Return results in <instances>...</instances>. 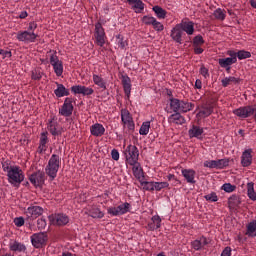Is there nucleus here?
I'll return each mask as SVG.
<instances>
[{
  "instance_id": "f257e3e1",
  "label": "nucleus",
  "mask_w": 256,
  "mask_h": 256,
  "mask_svg": "<svg viewBox=\"0 0 256 256\" xmlns=\"http://www.w3.org/2000/svg\"><path fill=\"white\" fill-rule=\"evenodd\" d=\"M60 167L61 157L57 154H52L45 168V173L49 176L50 181L55 180L57 173H59Z\"/></svg>"
},
{
  "instance_id": "f03ea898",
  "label": "nucleus",
  "mask_w": 256,
  "mask_h": 256,
  "mask_svg": "<svg viewBox=\"0 0 256 256\" xmlns=\"http://www.w3.org/2000/svg\"><path fill=\"white\" fill-rule=\"evenodd\" d=\"M169 107L173 113H188L193 109L194 105L191 102L170 97Z\"/></svg>"
},
{
  "instance_id": "7ed1b4c3",
  "label": "nucleus",
  "mask_w": 256,
  "mask_h": 256,
  "mask_svg": "<svg viewBox=\"0 0 256 256\" xmlns=\"http://www.w3.org/2000/svg\"><path fill=\"white\" fill-rule=\"evenodd\" d=\"M6 175L8 177V182L10 185H13V187H19L21 183L25 181V174L19 166H14V169H12Z\"/></svg>"
},
{
  "instance_id": "20e7f679",
  "label": "nucleus",
  "mask_w": 256,
  "mask_h": 256,
  "mask_svg": "<svg viewBox=\"0 0 256 256\" xmlns=\"http://www.w3.org/2000/svg\"><path fill=\"white\" fill-rule=\"evenodd\" d=\"M132 206L129 202L121 203L116 207H109L107 209L108 215L112 217H121V215H126V213H130Z\"/></svg>"
},
{
  "instance_id": "39448f33",
  "label": "nucleus",
  "mask_w": 256,
  "mask_h": 256,
  "mask_svg": "<svg viewBox=\"0 0 256 256\" xmlns=\"http://www.w3.org/2000/svg\"><path fill=\"white\" fill-rule=\"evenodd\" d=\"M30 241L35 249H43V247L47 245V241H49V236L47 235V232L34 233L30 237Z\"/></svg>"
},
{
  "instance_id": "423d86ee",
  "label": "nucleus",
  "mask_w": 256,
  "mask_h": 256,
  "mask_svg": "<svg viewBox=\"0 0 256 256\" xmlns=\"http://www.w3.org/2000/svg\"><path fill=\"white\" fill-rule=\"evenodd\" d=\"M128 165H135L139 162V148L135 145H128L124 151Z\"/></svg>"
},
{
  "instance_id": "0eeeda50",
  "label": "nucleus",
  "mask_w": 256,
  "mask_h": 256,
  "mask_svg": "<svg viewBox=\"0 0 256 256\" xmlns=\"http://www.w3.org/2000/svg\"><path fill=\"white\" fill-rule=\"evenodd\" d=\"M94 37L95 43L98 47H103L105 45L107 41V34L105 33V28H103L101 22H97L95 24Z\"/></svg>"
},
{
  "instance_id": "6e6552de",
  "label": "nucleus",
  "mask_w": 256,
  "mask_h": 256,
  "mask_svg": "<svg viewBox=\"0 0 256 256\" xmlns=\"http://www.w3.org/2000/svg\"><path fill=\"white\" fill-rule=\"evenodd\" d=\"M48 219L50 224L56 227H64L69 223V216L63 213L51 214Z\"/></svg>"
},
{
  "instance_id": "1a4fd4ad",
  "label": "nucleus",
  "mask_w": 256,
  "mask_h": 256,
  "mask_svg": "<svg viewBox=\"0 0 256 256\" xmlns=\"http://www.w3.org/2000/svg\"><path fill=\"white\" fill-rule=\"evenodd\" d=\"M44 209L41 206L31 205L25 210L27 221H35L38 217H41L44 213Z\"/></svg>"
},
{
  "instance_id": "9d476101",
  "label": "nucleus",
  "mask_w": 256,
  "mask_h": 256,
  "mask_svg": "<svg viewBox=\"0 0 256 256\" xmlns=\"http://www.w3.org/2000/svg\"><path fill=\"white\" fill-rule=\"evenodd\" d=\"M37 35L35 32H30L27 30L19 31L16 35V39L22 43H35L37 41Z\"/></svg>"
},
{
  "instance_id": "9b49d317",
  "label": "nucleus",
  "mask_w": 256,
  "mask_h": 256,
  "mask_svg": "<svg viewBox=\"0 0 256 256\" xmlns=\"http://www.w3.org/2000/svg\"><path fill=\"white\" fill-rule=\"evenodd\" d=\"M46 179L47 176L45 175V172L41 170H38L29 176V181L32 185H34V187H43Z\"/></svg>"
},
{
  "instance_id": "f8f14e48",
  "label": "nucleus",
  "mask_w": 256,
  "mask_h": 256,
  "mask_svg": "<svg viewBox=\"0 0 256 256\" xmlns=\"http://www.w3.org/2000/svg\"><path fill=\"white\" fill-rule=\"evenodd\" d=\"M73 109V98L67 97L59 109V115H62V117H71L73 115Z\"/></svg>"
},
{
  "instance_id": "ddd939ff",
  "label": "nucleus",
  "mask_w": 256,
  "mask_h": 256,
  "mask_svg": "<svg viewBox=\"0 0 256 256\" xmlns=\"http://www.w3.org/2000/svg\"><path fill=\"white\" fill-rule=\"evenodd\" d=\"M50 64L52 65L56 76L61 77V75H63V61L59 60V56H57V52H54L53 54H51Z\"/></svg>"
},
{
  "instance_id": "4468645a",
  "label": "nucleus",
  "mask_w": 256,
  "mask_h": 256,
  "mask_svg": "<svg viewBox=\"0 0 256 256\" xmlns=\"http://www.w3.org/2000/svg\"><path fill=\"white\" fill-rule=\"evenodd\" d=\"M70 91H72L74 95H83V97H89L95 93L93 88L83 85H74L70 88Z\"/></svg>"
},
{
  "instance_id": "2eb2a0df",
  "label": "nucleus",
  "mask_w": 256,
  "mask_h": 256,
  "mask_svg": "<svg viewBox=\"0 0 256 256\" xmlns=\"http://www.w3.org/2000/svg\"><path fill=\"white\" fill-rule=\"evenodd\" d=\"M170 37L172 40H174L175 43L183 45V37H185V32H183L179 24H176L175 27L172 28L170 32Z\"/></svg>"
},
{
  "instance_id": "dca6fc26",
  "label": "nucleus",
  "mask_w": 256,
  "mask_h": 256,
  "mask_svg": "<svg viewBox=\"0 0 256 256\" xmlns=\"http://www.w3.org/2000/svg\"><path fill=\"white\" fill-rule=\"evenodd\" d=\"M47 130L53 137H59L63 135V127L55 120H49L47 124Z\"/></svg>"
},
{
  "instance_id": "f3484780",
  "label": "nucleus",
  "mask_w": 256,
  "mask_h": 256,
  "mask_svg": "<svg viewBox=\"0 0 256 256\" xmlns=\"http://www.w3.org/2000/svg\"><path fill=\"white\" fill-rule=\"evenodd\" d=\"M8 247L13 253H25L27 251V246L17 240H10Z\"/></svg>"
},
{
  "instance_id": "a211bd4d",
  "label": "nucleus",
  "mask_w": 256,
  "mask_h": 256,
  "mask_svg": "<svg viewBox=\"0 0 256 256\" xmlns=\"http://www.w3.org/2000/svg\"><path fill=\"white\" fill-rule=\"evenodd\" d=\"M253 149H246L241 156L242 167H250L253 163Z\"/></svg>"
},
{
  "instance_id": "6ab92c4d",
  "label": "nucleus",
  "mask_w": 256,
  "mask_h": 256,
  "mask_svg": "<svg viewBox=\"0 0 256 256\" xmlns=\"http://www.w3.org/2000/svg\"><path fill=\"white\" fill-rule=\"evenodd\" d=\"M203 133H205V130L197 125H192L188 131L190 139H203Z\"/></svg>"
},
{
  "instance_id": "aec40b11",
  "label": "nucleus",
  "mask_w": 256,
  "mask_h": 256,
  "mask_svg": "<svg viewBox=\"0 0 256 256\" xmlns=\"http://www.w3.org/2000/svg\"><path fill=\"white\" fill-rule=\"evenodd\" d=\"M178 25L182 29V33H186V35H193L195 33V23L192 21H182Z\"/></svg>"
},
{
  "instance_id": "412c9836",
  "label": "nucleus",
  "mask_w": 256,
  "mask_h": 256,
  "mask_svg": "<svg viewBox=\"0 0 256 256\" xmlns=\"http://www.w3.org/2000/svg\"><path fill=\"white\" fill-rule=\"evenodd\" d=\"M128 5L135 13H143L145 11V3L142 0H126Z\"/></svg>"
},
{
  "instance_id": "4be33fe9",
  "label": "nucleus",
  "mask_w": 256,
  "mask_h": 256,
  "mask_svg": "<svg viewBox=\"0 0 256 256\" xmlns=\"http://www.w3.org/2000/svg\"><path fill=\"white\" fill-rule=\"evenodd\" d=\"M181 173L184 179H186L187 183H190L191 185H195V183H197V181H195V175H197V172H195V170L182 169Z\"/></svg>"
},
{
  "instance_id": "5701e85b",
  "label": "nucleus",
  "mask_w": 256,
  "mask_h": 256,
  "mask_svg": "<svg viewBox=\"0 0 256 256\" xmlns=\"http://www.w3.org/2000/svg\"><path fill=\"white\" fill-rule=\"evenodd\" d=\"M205 245H209V242L205 236L191 242V248L194 249V251H201V249L205 248Z\"/></svg>"
},
{
  "instance_id": "b1692460",
  "label": "nucleus",
  "mask_w": 256,
  "mask_h": 256,
  "mask_svg": "<svg viewBox=\"0 0 256 256\" xmlns=\"http://www.w3.org/2000/svg\"><path fill=\"white\" fill-rule=\"evenodd\" d=\"M47 143H49V132L45 131L40 134L38 147L39 153H44V151H47Z\"/></svg>"
},
{
  "instance_id": "393cba45",
  "label": "nucleus",
  "mask_w": 256,
  "mask_h": 256,
  "mask_svg": "<svg viewBox=\"0 0 256 256\" xmlns=\"http://www.w3.org/2000/svg\"><path fill=\"white\" fill-rule=\"evenodd\" d=\"M90 133L93 137H103L105 135V127L103 124L95 123L90 127Z\"/></svg>"
},
{
  "instance_id": "a878e982",
  "label": "nucleus",
  "mask_w": 256,
  "mask_h": 256,
  "mask_svg": "<svg viewBox=\"0 0 256 256\" xmlns=\"http://www.w3.org/2000/svg\"><path fill=\"white\" fill-rule=\"evenodd\" d=\"M57 88L54 90V95L56 97L61 98V97H69L71 93L69 92V89L65 87L63 84H59V82H56Z\"/></svg>"
},
{
  "instance_id": "bb28decb",
  "label": "nucleus",
  "mask_w": 256,
  "mask_h": 256,
  "mask_svg": "<svg viewBox=\"0 0 256 256\" xmlns=\"http://www.w3.org/2000/svg\"><path fill=\"white\" fill-rule=\"evenodd\" d=\"M182 112H174L168 117V123H175V125H184L186 122L185 117L181 115Z\"/></svg>"
},
{
  "instance_id": "cd10ccee",
  "label": "nucleus",
  "mask_w": 256,
  "mask_h": 256,
  "mask_svg": "<svg viewBox=\"0 0 256 256\" xmlns=\"http://www.w3.org/2000/svg\"><path fill=\"white\" fill-rule=\"evenodd\" d=\"M211 113H213V105L203 104L196 116L205 119V117H209Z\"/></svg>"
},
{
  "instance_id": "c85d7f7f",
  "label": "nucleus",
  "mask_w": 256,
  "mask_h": 256,
  "mask_svg": "<svg viewBox=\"0 0 256 256\" xmlns=\"http://www.w3.org/2000/svg\"><path fill=\"white\" fill-rule=\"evenodd\" d=\"M148 229L150 231H157V229H161V216L160 215H154L151 218V222L148 223Z\"/></svg>"
},
{
  "instance_id": "c756f323",
  "label": "nucleus",
  "mask_w": 256,
  "mask_h": 256,
  "mask_svg": "<svg viewBox=\"0 0 256 256\" xmlns=\"http://www.w3.org/2000/svg\"><path fill=\"white\" fill-rule=\"evenodd\" d=\"M241 205V197L237 194H233L228 198V206L230 209H235V207H239Z\"/></svg>"
},
{
  "instance_id": "7c9ffc66",
  "label": "nucleus",
  "mask_w": 256,
  "mask_h": 256,
  "mask_svg": "<svg viewBox=\"0 0 256 256\" xmlns=\"http://www.w3.org/2000/svg\"><path fill=\"white\" fill-rule=\"evenodd\" d=\"M221 83L222 87H229L232 83H234V85H239L241 83V78L229 76L222 79Z\"/></svg>"
},
{
  "instance_id": "2f4dec72",
  "label": "nucleus",
  "mask_w": 256,
  "mask_h": 256,
  "mask_svg": "<svg viewBox=\"0 0 256 256\" xmlns=\"http://www.w3.org/2000/svg\"><path fill=\"white\" fill-rule=\"evenodd\" d=\"M93 82L97 85V87L103 89V91L107 89V82L100 75L93 74Z\"/></svg>"
},
{
  "instance_id": "473e14b6",
  "label": "nucleus",
  "mask_w": 256,
  "mask_h": 256,
  "mask_svg": "<svg viewBox=\"0 0 256 256\" xmlns=\"http://www.w3.org/2000/svg\"><path fill=\"white\" fill-rule=\"evenodd\" d=\"M122 85L125 95L129 97V95H131V78H129V76H123Z\"/></svg>"
},
{
  "instance_id": "72a5a7b5",
  "label": "nucleus",
  "mask_w": 256,
  "mask_h": 256,
  "mask_svg": "<svg viewBox=\"0 0 256 256\" xmlns=\"http://www.w3.org/2000/svg\"><path fill=\"white\" fill-rule=\"evenodd\" d=\"M245 235H247V237H256V220L247 224Z\"/></svg>"
},
{
  "instance_id": "f704fd0d",
  "label": "nucleus",
  "mask_w": 256,
  "mask_h": 256,
  "mask_svg": "<svg viewBox=\"0 0 256 256\" xmlns=\"http://www.w3.org/2000/svg\"><path fill=\"white\" fill-rule=\"evenodd\" d=\"M132 167L133 175L136 179H141L143 177V168H141V164L136 162V164H130Z\"/></svg>"
},
{
  "instance_id": "c9c22d12",
  "label": "nucleus",
  "mask_w": 256,
  "mask_h": 256,
  "mask_svg": "<svg viewBox=\"0 0 256 256\" xmlns=\"http://www.w3.org/2000/svg\"><path fill=\"white\" fill-rule=\"evenodd\" d=\"M247 196L251 201H256L255 183H247Z\"/></svg>"
},
{
  "instance_id": "e433bc0d",
  "label": "nucleus",
  "mask_w": 256,
  "mask_h": 256,
  "mask_svg": "<svg viewBox=\"0 0 256 256\" xmlns=\"http://www.w3.org/2000/svg\"><path fill=\"white\" fill-rule=\"evenodd\" d=\"M152 10L158 19H165L167 17V11L161 8V6H154Z\"/></svg>"
},
{
  "instance_id": "4c0bfd02",
  "label": "nucleus",
  "mask_w": 256,
  "mask_h": 256,
  "mask_svg": "<svg viewBox=\"0 0 256 256\" xmlns=\"http://www.w3.org/2000/svg\"><path fill=\"white\" fill-rule=\"evenodd\" d=\"M120 115L122 124L127 123L128 121H131V119H133V116H131V112H129L127 108H122Z\"/></svg>"
},
{
  "instance_id": "58836bf2",
  "label": "nucleus",
  "mask_w": 256,
  "mask_h": 256,
  "mask_svg": "<svg viewBox=\"0 0 256 256\" xmlns=\"http://www.w3.org/2000/svg\"><path fill=\"white\" fill-rule=\"evenodd\" d=\"M235 61L229 57L227 58H220L218 59V65H220V67H231V65H235Z\"/></svg>"
},
{
  "instance_id": "ea45409f",
  "label": "nucleus",
  "mask_w": 256,
  "mask_h": 256,
  "mask_svg": "<svg viewBox=\"0 0 256 256\" xmlns=\"http://www.w3.org/2000/svg\"><path fill=\"white\" fill-rule=\"evenodd\" d=\"M150 129H151V122L150 121L143 122L140 127L139 133L140 135H149Z\"/></svg>"
},
{
  "instance_id": "a19ab883",
  "label": "nucleus",
  "mask_w": 256,
  "mask_h": 256,
  "mask_svg": "<svg viewBox=\"0 0 256 256\" xmlns=\"http://www.w3.org/2000/svg\"><path fill=\"white\" fill-rule=\"evenodd\" d=\"M116 45H118L120 49H125V47H127L128 43L127 40H125V37H123V35L118 34L116 36Z\"/></svg>"
},
{
  "instance_id": "79ce46f5",
  "label": "nucleus",
  "mask_w": 256,
  "mask_h": 256,
  "mask_svg": "<svg viewBox=\"0 0 256 256\" xmlns=\"http://www.w3.org/2000/svg\"><path fill=\"white\" fill-rule=\"evenodd\" d=\"M42 78L43 72L41 71V68L32 70L31 79H33V81H41Z\"/></svg>"
},
{
  "instance_id": "37998d69",
  "label": "nucleus",
  "mask_w": 256,
  "mask_h": 256,
  "mask_svg": "<svg viewBox=\"0 0 256 256\" xmlns=\"http://www.w3.org/2000/svg\"><path fill=\"white\" fill-rule=\"evenodd\" d=\"M215 19H218V21H225V17H227V15L225 14V10L221 9V8H217L214 13H213Z\"/></svg>"
},
{
  "instance_id": "c03bdc74",
  "label": "nucleus",
  "mask_w": 256,
  "mask_h": 256,
  "mask_svg": "<svg viewBox=\"0 0 256 256\" xmlns=\"http://www.w3.org/2000/svg\"><path fill=\"white\" fill-rule=\"evenodd\" d=\"M229 161V158L216 160V169H225V167H229Z\"/></svg>"
},
{
  "instance_id": "a18cd8bd",
  "label": "nucleus",
  "mask_w": 256,
  "mask_h": 256,
  "mask_svg": "<svg viewBox=\"0 0 256 256\" xmlns=\"http://www.w3.org/2000/svg\"><path fill=\"white\" fill-rule=\"evenodd\" d=\"M202 45H205V40L203 39V36H195L192 41V47H202Z\"/></svg>"
},
{
  "instance_id": "49530a36",
  "label": "nucleus",
  "mask_w": 256,
  "mask_h": 256,
  "mask_svg": "<svg viewBox=\"0 0 256 256\" xmlns=\"http://www.w3.org/2000/svg\"><path fill=\"white\" fill-rule=\"evenodd\" d=\"M140 185L145 191H155V182L140 181Z\"/></svg>"
},
{
  "instance_id": "de8ad7c7",
  "label": "nucleus",
  "mask_w": 256,
  "mask_h": 256,
  "mask_svg": "<svg viewBox=\"0 0 256 256\" xmlns=\"http://www.w3.org/2000/svg\"><path fill=\"white\" fill-rule=\"evenodd\" d=\"M15 167H17V165H11V161L6 160L2 162V169L4 171V173H9L11 172L12 169H15Z\"/></svg>"
},
{
  "instance_id": "09e8293b",
  "label": "nucleus",
  "mask_w": 256,
  "mask_h": 256,
  "mask_svg": "<svg viewBox=\"0 0 256 256\" xmlns=\"http://www.w3.org/2000/svg\"><path fill=\"white\" fill-rule=\"evenodd\" d=\"M204 199L208 201V203H217V201H219V196H217V193L211 192L210 194L205 195Z\"/></svg>"
},
{
  "instance_id": "8fccbe9b",
  "label": "nucleus",
  "mask_w": 256,
  "mask_h": 256,
  "mask_svg": "<svg viewBox=\"0 0 256 256\" xmlns=\"http://www.w3.org/2000/svg\"><path fill=\"white\" fill-rule=\"evenodd\" d=\"M90 217H93V219H103L104 214L99 208H94L90 211Z\"/></svg>"
},
{
  "instance_id": "3c124183",
  "label": "nucleus",
  "mask_w": 256,
  "mask_h": 256,
  "mask_svg": "<svg viewBox=\"0 0 256 256\" xmlns=\"http://www.w3.org/2000/svg\"><path fill=\"white\" fill-rule=\"evenodd\" d=\"M237 57H238L239 61H243V59H250L251 52H249L247 50H239L237 52Z\"/></svg>"
},
{
  "instance_id": "603ef678",
  "label": "nucleus",
  "mask_w": 256,
  "mask_h": 256,
  "mask_svg": "<svg viewBox=\"0 0 256 256\" xmlns=\"http://www.w3.org/2000/svg\"><path fill=\"white\" fill-rule=\"evenodd\" d=\"M162 189H169L168 182H154V191H161Z\"/></svg>"
},
{
  "instance_id": "864d4df0",
  "label": "nucleus",
  "mask_w": 256,
  "mask_h": 256,
  "mask_svg": "<svg viewBox=\"0 0 256 256\" xmlns=\"http://www.w3.org/2000/svg\"><path fill=\"white\" fill-rule=\"evenodd\" d=\"M222 191H225V193H233L235 189H237V186L231 184V183H225L221 187Z\"/></svg>"
},
{
  "instance_id": "5fc2aeb1",
  "label": "nucleus",
  "mask_w": 256,
  "mask_h": 256,
  "mask_svg": "<svg viewBox=\"0 0 256 256\" xmlns=\"http://www.w3.org/2000/svg\"><path fill=\"white\" fill-rule=\"evenodd\" d=\"M47 227V220L45 217H41L37 220V229L38 231H43Z\"/></svg>"
},
{
  "instance_id": "6e6d98bb",
  "label": "nucleus",
  "mask_w": 256,
  "mask_h": 256,
  "mask_svg": "<svg viewBox=\"0 0 256 256\" xmlns=\"http://www.w3.org/2000/svg\"><path fill=\"white\" fill-rule=\"evenodd\" d=\"M155 21H157V18L153 17V16H143L142 18V22L144 23V25H154Z\"/></svg>"
},
{
  "instance_id": "4d7b16f0",
  "label": "nucleus",
  "mask_w": 256,
  "mask_h": 256,
  "mask_svg": "<svg viewBox=\"0 0 256 256\" xmlns=\"http://www.w3.org/2000/svg\"><path fill=\"white\" fill-rule=\"evenodd\" d=\"M124 127H127L129 133H133L135 131V122L133 121V118L131 120H128V122L123 123Z\"/></svg>"
},
{
  "instance_id": "13d9d810",
  "label": "nucleus",
  "mask_w": 256,
  "mask_h": 256,
  "mask_svg": "<svg viewBox=\"0 0 256 256\" xmlns=\"http://www.w3.org/2000/svg\"><path fill=\"white\" fill-rule=\"evenodd\" d=\"M204 167L208 169H217V160H206L204 162Z\"/></svg>"
},
{
  "instance_id": "bf43d9fd",
  "label": "nucleus",
  "mask_w": 256,
  "mask_h": 256,
  "mask_svg": "<svg viewBox=\"0 0 256 256\" xmlns=\"http://www.w3.org/2000/svg\"><path fill=\"white\" fill-rule=\"evenodd\" d=\"M153 29H155L158 33H161V31H163V29H165V26H163V24L157 20H155V23L152 24Z\"/></svg>"
},
{
  "instance_id": "052dcab7",
  "label": "nucleus",
  "mask_w": 256,
  "mask_h": 256,
  "mask_svg": "<svg viewBox=\"0 0 256 256\" xmlns=\"http://www.w3.org/2000/svg\"><path fill=\"white\" fill-rule=\"evenodd\" d=\"M16 227H23L25 225V219L23 217H17L14 219Z\"/></svg>"
},
{
  "instance_id": "680f3d73",
  "label": "nucleus",
  "mask_w": 256,
  "mask_h": 256,
  "mask_svg": "<svg viewBox=\"0 0 256 256\" xmlns=\"http://www.w3.org/2000/svg\"><path fill=\"white\" fill-rule=\"evenodd\" d=\"M226 54L229 55V59H233L234 62L237 63V52H235L234 50H228Z\"/></svg>"
},
{
  "instance_id": "e2e57ef3",
  "label": "nucleus",
  "mask_w": 256,
  "mask_h": 256,
  "mask_svg": "<svg viewBox=\"0 0 256 256\" xmlns=\"http://www.w3.org/2000/svg\"><path fill=\"white\" fill-rule=\"evenodd\" d=\"M35 29H37V24L35 21L29 22L28 28L26 31H29L30 33H35Z\"/></svg>"
},
{
  "instance_id": "0e129e2a",
  "label": "nucleus",
  "mask_w": 256,
  "mask_h": 256,
  "mask_svg": "<svg viewBox=\"0 0 256 256\" xmlns=\"http://www.w3.org/2000/svg\"><path fill=\"white\" fill-rule=\"evenodd\" d=\"M0 55L3 56V59H6V57H8V59H11V57H13V53H11V51H5L3 49H0Z\"/></svg>"
},
{
  "instance_id": "69168bd1",
  "label": "nucleus",
  "mask_w": 256,
  "mask_h": 256,
  "mask_svg": "<svg viewBox=\"0 0 256 256\" xmlns=\"http://www.w3.org/2000/svg\"><path fill=\"white\" fill-rule=\"evenodd\" d=\"M111 157L114 161H119V151L117 149H113L111 151Z\"/></svg>"
},
{
  "instance_id": "338daca9",
  "label": "nucleus",
  "mask_w": 256,
  "mask_h": 256,
  "mask_svg": "<svg viewBox=\"0 0 256 256\" xmlns=\"http://www.w3.org/2000/svg\"><path fill=\"white\" fill-rule=\"evenodd\" d=\"M200 74H202L205 79H207V77H209V70L206 67L202 66L200 68Z\"/></svg>"
},
{
  "instance_id": "774afa93",
  "label": "nucleus",
  "mask_w": 256,
  "mask_h": 256,
  "mask_svg": "<svg viewBox=\"0 0 256 256\" xmlns=\"http://www.w3.org/2000/svg\"><path fill=\"white\" fill-rule=\"evenodd\" d=\"M221 256H231V247H226L222 253Z\"/></svg>"
}]
</instances>
